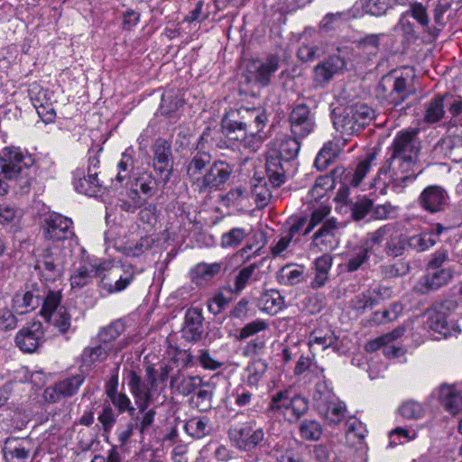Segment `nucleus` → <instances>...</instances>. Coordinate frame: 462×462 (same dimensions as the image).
I'll return each mask as SVG.
<instances>
[{
    "label": "nucleus",
    "mask_w": 462,
    "mask_h": 462,
    "mask_svg": "<svg viewBox=\"0 0 462 462\" xmlns=\"http://www.w3.org/2000/svg\"><path fill=\"white\" fill-rule=\"evenodd\" d=\"M389 151L390 157L378 170L374 187L380 189L382 194H385L388 188L396 193H402L421 172H414L420 151L417 132L412 130L398 133Z\"/></svg>",
    "instance_id": "1"
},
{
    "label": "nucleus",
    "mask_w": 462,
    "mask_h": 462,
    "mask_svg": "<svg viewBox=\"0 0 462 462\" xmlns=\"http://www.w3.org/2000/svg\"><path fill=\"white\" fill-rule=\"evenodd\" d=\"M129 391L134 398L135 404L139 410L141 417H136L135 426L141 434H144L154 421L155 411L149 409L153 402L156 392V371L153 367L146 368V380L143 381L141 377L134 371L129 373L128 380Z\"/></svg>",
    "instance_id": "2"
},
{
    "label": "nucleus",
    "mask_w": 462,
    "mask_h": 462,
    "mask_svg": "<svg viewBox=\"0 0 462 462\" xmlns=\"http://www.w3.org/2000/svg\"><path fill=\"white\" fill-rule=\"evenodd\" d=\"M34 159L20 147H5L0 152V174L14 180L21 192L27 193L35 179Z\"/></svg>",
    "instance_id": "3"
},
{
    "label": "nucleus",
    "mask_w": 462,
    "mask_h": 462,
    "mask_svg": "<svg viewBox=\"0 0 462 462\" xmlns=\"http://www.w3.org/2000/svg\"><path fill=\"white\" fill-rule=\"evenodd\" d=\"M298 137H286L273 143L266 154L265 171L273 187H280L285 181V173L295 160L300 149Z\"/></svg>",
    "instance_id": "4"
},
{
    "label": "nucleus",
    "mask_w": 462,
    "mask_h": 462,
    "mask_svg": "<svg viewBox=\"0 0 462 462\" xmlns=\"http://www.w3.org/2000/svg\"><path fill=\"white\" fill-rule=\"evenodd\" d=\"M374 117L373 108L364 103L337 107L332 112L334 127L341 134L352 135L358 133Z\"/></svg>",
    "instance_id": "5"
},
{
    "label": "nucleus",
    "mask_w": 462,
    "mask_h": 462,
    "mask_svg": "<svg viewBox=\"0 0 462 462\" xmlns=\"http://www.w3.org/2000/svg\"><path fill=\"white\" fill-rule=\"evenodd\" d=\"M267 411L294 423L309 411V400L300 394L292 395L289 390L279 391L272 396Z\"/></svg>",
    "instance_id": "6"
},
{
    "label": "nucleus",
    "mask_w": 462,
    "mask_h": 462,
    "mask_svg": "<svg viewBox=\"0 0 462 462\" xmlns=\"http://www.w3.org/2000/svg\"><path fill=\"white\" fill-rule=\"evenodd\" d=\"M457 307V303L453 300H446L436 305L426 313V326L444 337L460 334L459 326L449 318L448 314V312L455 310Z\"/></svg>",
    "instance_id": "7"
},
{
    "label": "nucleus",
    "mask_w": 462,
    "mask_h": 462,
    "mask_svg": "<svg viewBox=\"0 0 462 462\" xmlns=\"http://www.w3.org/2000/svg\"><path fill=\"white\" fill-rule=\"evenodd\" d=\"M383 242V252L392 258L402 256L407 247L406 236L392 224L384 225L368 235V245H373L374 250Z\"/></svg>",
    "instance_id": "8"
},
{
    "label": "nucleus",
    "mask_w": 462,
    "mask_h": 462,
    "mask_svg": "<svg viewBox=\"0 0 462 462\" xmlns=\"http://www.w3.org/2000/svg\"><path fill=\"white\" fill-rule=\"evenodd\" d=\"M60 291L49 290L41 313L47 322L53 325L60 333L64 334L70 328L71 316L67 308L60 305Z\"/></svg>",
    "instance_id": "9"
},
{
    "label": "nucleus",
    "mask_w": 462,
    "mask_h": 462,
    "mask_svg": "<svg viewBox=\"0 0 462 462\" xmlns=\"http://www.w3.org/2000/svg\"><path fill=\"white\" fill-rule=\"evenodd\" d=\"M96 275L99 277V286L107 293H116L124 291L134 279L132 271H124L118 266H109V263L97 264Z\"/></svg>",
    "instance_id": "10"
},
{
    "label": "nucleus",
    "mask_w": 462,
    "mask_h": 462,
    "mask_svg": "<svg viewBox=\"0 0 462 462\" xmlns=\"http://www.w3.org/2000/svg\"><path fill=\"white\" fill-rule=\"evenodd\" d=\"M280 68V58L271 54L263 59H253L246 64V78L261 87L271 84L272 77Z\"/></svg>",
    "instance_id": "11"
},
{
    "label": "nucleus",
    "mask_w": 462,
    "mask_h": 462,
    "mask_svg": "<svg viewBox=\"0 0 462 462\" xmlns=\"http://www.w3.org/2000/svg\"><path fill=\"white\" fill-rule=\"evenodd\" d=\"M45 290L42 284L32 282L25 284L24 289L14 296L13 309L18 314H25L44 303Z\"/></svg>",
    "instance_id": "12"
},
{
    "label": "nucleus",
    "mask_w": 462,
    "mask_h": 462,
    "mask_svg": "<svg viewBox=\"0 0 462 462\" xmlns=\"http://www.w3.org/2000/svg\"><path fill=\"white\" fill-rule=\"evenodd\" d=\"M34 270L38 273L41 281L48 284L61 277L63 262L58 254L45 248L36 256Z\"/></svg>",
    "instance_id": "13"
},
{
    "label": "nucleus",
    "mask_w": 462,
    "mask_h": 462,
    "mask_svg": "<svg viewBox=\"0 0 462 462\" xmlns=\"http://www.w3.org/2000/svg\"><path fill=\"white\" fill-rule=\"evenodd\" d=\"M152 166L162 181L166 184L173 170L171 143L163 138H158L152 145Z\"/></svg>",
    "instance_id": "14"
},
{
    "label": "nucleus",
    "mask_w": 462,
    "mask_h": 462,
    "mask_svg": "<svg viewBox=\"0 0 462 462\" xmlns=\"http://www.w3.org/2000/svg\"><path fill=\"white\" fill-rule=\"evenodd\" d=\"M289 122L291 134L301 139L313 133L316 127L314 115L305 104L296 105L291 109Z\"/></svg>",
    "instance_id": "15"
},
{
    "label": "nucleus",
    "mask_w": 462,
    "mask_h": 462,
    "mask_svg": "<svg viewBox=\"0 0 462 462\" xmlns=\"http://www.w3.org/2000/svg\"><path fill=\"white\" fill-rule=\"evenodd\" d=\"M233 171L234 165L222 160L215 161L204 173L199 192L205 193L212 189H221L228 181Z\"/></svg>",
    "instance_id": "16"
},
{
    "label": "nucleus",
    "mask_w": 462,
    "mask_h": 462,
    "mask_svg": "<svg viewBox=\"0 0 462 462\" xmlns=\"http://www.w3.org/2000/svg\"><path fill=\"white\" fill-rule=\"evenodd\" d=\"M229 437L236 448L243 451H252L263 440L264 431L246 422L229 430Z\"/></svg>",
    "instance_id": "17"
},
{
    "label": "nucleus",
    "mask_w": 462,
    "mask_h": 462,
    "mask_svg": "<svg viewBox=\"0 0 462 462\" xmlns=\"http://www.w3.org/2000/svg\"><path fill=\"white\" fill-rule=\"evenodd\" d=\"M44 237L53 242L68 240L74 236L71 219L58 213L47 216L42 225Z\"/></svg>",
    "instance_id": "18"
},
{
    "label": "nucleus",
    "mask_w": 462,
    "mask_h": 462,
    "mask_svg": "<svg viewBox=\"0 0 462 462\" xmlns=\"http://www.w3.org/2000/svg\"><path fill=\"white\" fill-rule=\"evenodd\" d=\"M84 381L85 376L83 374L65 378L47 387L44 390L43 398L48 402L55 403L63 398L71 397L78 393Z\"/></svg>",
    "instance_id": "19"
},
{
    "label": "nucleus",
    "mask_w": 462,
    "mask_h": 462,
    "mask_svg": "<svg viewBox=\"0 0 462 462\" xmlns=\"http://www.w3.org/2000/svg\"><path fill=\"white\" fill-rule=\"evenodd\" d=\"M407 85L408 80L406 78L388 74L382 78L379 83V89L391 104L398 106L402 103L410 94Z\"/></svg>",
    "instance_id": "20"
},
{
    "label": "nucleus",
    "mask_w": 462,
    "mask_h": 462,
    "mask_svg": "<svg viewBox=\"0 0 462 462\" xmlns=\"http://www.w3.org/2000/svg\"><path fill=\"white\" fill-rule=\"evenodd\" d=\"M449 196L448 191L439 185L426 187L418 198V203L430 213H439L448 206Z\"/></svg>",
    "instance_id": "21"
},
{
    "label": "nucleus",
    "mask_w": 462,
    "mask_h": 462,
    "mask_svg": "<svg viewBox=\"0 0 462 462\" xmlns=\"http://www.w3.org/2000/svg\"><path fill=\"white\" fill-rule=\"evenodd\" d=\"M43 328L40 321H33L22 328L15 336L16 346L23 352H34L43 341Z\"/></svg>",
    "instance_id": "22"
},
{
    "label": "nucleus",
    "mask_w": 462,
    "mask_h": 462,
    "mask_svg": "<svg viewBox=\"0 0 462 462\" xmlns=\"http://www.w3.org/2000/svg\"><path fill=\"white\" fill-rule=\"evenodd\" d=\"M204 135L205 134H203L199 139L196 148L197 152L191 154L189 161L186 164L187 177L191 185L198 191H199L200 181L203 179V171L207 165L210 164L211 162V155L209 152H201L199 150V145L204 140Z\"/></svg>",
    "instance_id": "23"
},
{
    "label": "nucleus",
    "mask_w": 462,
    "mask_h": 462,
    "mask_svg": "<svg viewBox=\"0 0 462 462\" xmlns=\"http://www.w3.org/2000/svg\"><path fill=\"white\" fill-rule=\"evenodd\" d=\"M452 276L453 272L449 268L428 270V273L418 281L415 289L421 294H427L446 285Z\"/></svg>",
    "instance_id": "24"
},
{
    "label": "nucleus",
    "mask_w": 462,
    "mask_h": 462,
    "mask_svg": "<svg viewBox=\"0 0 462 462\" xmlns=\"http://www.w3.org/2000/svg\"><path fill=\"white\" fill-rule=\"evenodd\" d=\"M236 121L249 133L261 132L267 122L265 111L261 107H240L236 112Z\"/></svg>",
    "instance_id": "25"
},
{
    "label": "nucleus",
    "mask_w": 462,
    "mask_h": 462,
    "mask_svg": "<svg viewBox=\"0 0 462 462\" xmlns=\"http://www.w3.org/2000/svg\"><path fill=\"white\" fill-rule=\"evenodd\" d=\"M204 317L199 308L187 310L182 326V337L190 342L200 340L204 334Z\"/></svg>",
    "instance_id": "26"
},
{
    "label": "nucleus",
    "mask_w": 462,
    "mask_h": 462,
    "mask_svg": "<svg viewBox=\"0 0 462 462\" xmlns=\"http://www.w3.org/2000/svg\"><path fill=\"white\" fill-rule=\"evenodd\" d=\"M97 175V171L88 172V175H86L84 169H76L73 171V185L75 189L81 194L97 196L103 187V183L99 180Z\"/></svg>",
    "instance_id": "27"
},
{
    "label": "nucleus",
    "mask_w": 462,
    "mask_h": 462,
    "mask_svg": "<svg viewBox=\"0 0 462 462\" xmlns=\"http://www.w3.org/2000/svg\"><path fill=\"white\" fill-rule=\"evenodd\" d=\"M345 67L346 61L343 58L338 55L329 56L326 60L315 67L314 81L319 86H325Z\"/></svg>",
    "instance_id": "28"
},
{
    "label": "nucleus",
    "mask_w": 462,
    "mask_h": 462,
    "mask_svg": "<svg viewBox=\"0 0 462 462\" xmlns=\"http://www.w3.org/2000/svg\"><path fill=\"white\" fill-rule=\"evenodd\" d=\"M223 270V263H208L205 262L195 264L189 270V279L198 287L206 286L214 277Z\"/></svg>",
    "instance_id": "29"
},
{
    "label": "nucleus",
    "mask_w": 462,
    "mask_h": 462,
    "mask_svg": "<svg viewBox=\"0 0 462 462\" xmlns=\"http://www.w3.org/2000/svg\"><path fill=\"white\" fill-rule=\"evenodd\" d=\"M97 264L79 262L75 263L71 269L70 285L73 289H81L92 282L96 277Z\"/></svg>",
    "instance_id": "30"
},
{
    "label": "nucleus",
    "mask_w": 462,
    "mask_h": 462,
    "mask_svg": "<svg viewBox=\"0 0 462 462\" xmlns=\"http://www.w3.org/2000/svg\"><path fill=\"white\" fill-rule=\"evenodd\" d=\"M203 381L199 376L185 375L178 370L171 374L170 386L180 394L187 396L195 390L203 386Z\"/></svg>",
    "instance_id": "31"
},
{
    "label": "nucleus",
    "mask_w": 462,
    "mask_h": 462,
    "mask_svg": "<svg viewBox=\"0 0 462 462\" xmlns=\"http://www.w3.org/2000/svg\"><path fill=\"white\" fill-rule=\"evenodd\" d=\"M374 252L373 245H368L367 237L362 245L355 247L348 254L345 264L346 272L353 273L362 268L368 262L370 254Z\"/></svg>",
    "instance_id": "32"
},
{
    "label": "nucleus",
    "mask_w": 462,
    "mask_h": 462,
    "mask_svg": "<svg viewBox=\"0 0 462 462\" xmlns=\"http://www.w3.org/2000/svg\"><path fill=\"white\" fill-rule=\"evenodd\" d=\"M439 402L444 409L455 415L462 411V395L452 385L442 384L439 387Z\"/></svg>",
    "instance_id": "33"
},
{
    "label": "nucleus",
    "mask_w": 462,
    "mask_h": 462,
    "mask_svg": "<svg viewBox=\"0 0 462 462\" xmlns=\"http://www.w3.org/2000/svg\"><path fill=\"white\" fill-rule=\"evenodd\" d=\"M222 128L229 142H238L239 144L245 139L246 134L249 131L243 125L236 121V115L234 112L229 113L222 120Z\"/></svg>",
    "instance_id": "34"
},
{
    "label": "nucleus",
    "mask_w": 462,
    "mask_h": 462,
    "mask_svg": "<svg viewBox=\"0 0 462 462\" xmlns=\"http://www.w3.org/2000/svg\"><path fill=\"white\" fill-rule=\"evenodd\" d=\"M404 13L407 14V16L413 18L424 32L435 35L433 32L434 29L430 27V19L427 6L422 3L418 1L410 2L409 8Z\"/></svg>",
    "instance_id": "35"
},
{
    "label": "nucleus",
    "mask_w": 462,
    "mask_h": 462,
    "mask_svg": "<svg viewBox=\"0 0 462 462\" xmlns=\"http://www.w3.org/2000/svg\"><path fill=\"white\" fill-rule=\"evenodd\" d=\"M283 297L278 291L271 290L262 293L258 300V307L262 311L274 315L282 309Z\"/></svg>",
    "instance_id": "36"
},
{
    "label": "nucleus",
    "mask_w": 462,
    "mask_h": 462,
    "mask_svg": "<svg viewBox=\"0 0 462 462\" xmlns=\"http://www.w3.org/2000/svg\"><path fill=\"white\" fill-rule=\"evenodd\" d=\"M425 112L423 121L427 124H435L439 122L444 115V97L436 96L424 105Z\"/></svg>",
    "instance_id": "37"
},
{
    "label": "nucleus",
    "mask_w": 462,
    "mask_h": 462,
    "mask_svg": "<svg viewBox=\"0 0 462 462\" xmlns=\"http://www.w3.org/2000/svg\"><path fill=\"white\" fill-rule=\"evenodd\" d=\"M185 431L194 439H200L209 435L211 427L208 417H193L186 421Z\"/></svg>",
    "instance_id": "38"
},
{
    "label": "nucleus",
    "mask_w": 462,
    "mask_h": 462,
    "mask_svg": "<svg viewBox=\"0 0 462 462\" xmlns=\"http://www.w3.org/2000/svg\"><path fill=\"white\" fill-rule=\"evenodd\" d=\"M184 100L179 89H169L162 97L161 114L170 116L182 106Z\"/></svg>",
    "instance_id": "39"
},
{
    "label": "nucleus",
    "mask_w": 462,
    "mask_h": 462,
    "mask_svg": "<svg viewBox=\"0 0 462 462\" xmlns=\"http://www.w3.org/2000/svg\"><path fill=\"white\" fill-rule=\"evenodd\" d=\"M381 294V288L363 292L352 300V308L357 311L372 309L379 303Z\"/></svg>",
    "instance_id": "40"
},
{
    "label": "nucleus",
    "mask_w": 462,
    "mask_h": 462,
    "mask_svg": "<svg viewBox=\"0 0 462 462\" xmlns=\"http://www.w3.org/2000/svg\"><path fill=\"white\" fill-rule=\"evenodd\" d=\"M257 268L255 263L249 264L242 268L234 278V287L226 286L230 294H240L253 279V275Z\"/></svg>",
    "instance_id": "41"
},
{
    "label": "nucleus",
    "mask_w": 462,
    "mask_h": 462,
    "mask_svg": "<svg viewBox=\"0 0 462 462\" xmlns=\"http://www.w3.org/2000/svg\"><path fill=\"white\" fill-rule=\"evenodd\" d=\"M337 143L328 142L321 148L315 160V166L318 170H325L339 154Z\"/></svg>",
    "instance_id": "42"
},
{
    "label": "nucleus",
    "mask_w": 462,
    "mask_h": 462,
    "mask_svg": "<svg viewBox=\"0 0 462 462\" xmlns=\"http://www.w3.org/2000/svg\"><path fill=\"white\" fill-rule=\"evenodd\" d=\"M323 404L327 406L324 417L329 424H338L345 418L346 406L345 402L338 401L337 397Z\"/></svg>",
    "instance_id": "43"
},
{
    "label": "nucleus",
    "mask_w": 462,
    "mask_h": 462,
    "mask_svg": "<svg viewBox=\"0 0 462 462\" xmlns=\"http://www.w3.org/2000/svg\"><path fill=\"white\" fill-rule=\"evenodd\" d=\"M208 389L210 386L208 383H203V386H200L190 398L191 405L200 412L208 411L212 408L213 393Z\"/></svg>",
    "instance_id": "44"
},
{
    "label": "nucleus",
    "mask_w": 462,
    "mask_h": 462,
    "mask_svg": "<svg viewBox=\"0 0 462 462\" xmlns=\"http://www.w3.org/2000/svg\"><path fill=\"white\" fill-rule=\"evenodd\" d=\"M383 33H371L356 41V47L358 51L366 53L368 56H375L379 51L380 40Z\"/></svg>",
    "instance_id": "45"
},
{
    "label": "nucleus",
    "mask_w": 462,
    "mask_h": 462,
    "mask_svg": "<svg viewBox=\"0 0 462 462\" xmlns=\"http://www.w3.org/2000/svg\"><path fill=\"white\" fill-rule=\"evenodd\" d=\"M232 300L226 286L220 288L212 298L208 300V309L214 315L221 313Z\"/></svg>",
    "instance_id": "46"
},
{
    "label": "nucleus",
    "mask_w": 462,
    "mask_h": 462,
    "mask_svg": "<svg viewBox=\"0 0 462 462\" xmlns=\"http://www.w3.org/2000/svg\"><path fill=\"white\" fill-rule=\"evenodd\" d=\"M113 350V345H104L102 343L95 347L86 348L82 354L83 363L91 365L97 361L105 360Z\"/></svg>",
    "instance_id": "47"
},
{
    "label": "nucleus",
    "mask_w": 462,
    "mask_h": 462,
    "mask_svg": "<svg viewBox=\"0 0 462 462\" xmlns=\"http://www.w3.org/2000/svg\"><path fill=\"white\" fill-rule=\"evenodd\" d=\"M406 241L407 247L418 253L429 250L437 243L432 235L428 233L413 235L408 238L406 237Z\"/></svg>",
    "instance_id": "48"
},
{
    "label": "nucleus",
    "mask_w": 462,
    "mask_h": 462,
    "mask_svg": "<svg viewBox=\"0 0 462 462\" xmlns=\"http://www.w3.org/2000/svg\"><path fill=\"white\" fill-rule=\"evenodd\" d=\"M363 10L373 16H382L393 8L394 5L390 0H361Z\"/></svg>",
    "instance_id": "49"
},
{
    "label": "nucleus",
    "mask_w": 462,
    "mask_h": 462,
    "mask_svg": "<svg viewBox=\"0 0 462 462\" xmlns=\"http://www.w3.org/2000/svg\"><path fill=\"white\" fill-rule=\"evenodd\" d=\"M300 437L306 440L316 441L322 434L320 423L315 420H304L299 427Z\"/></svg>",
    "instance_id": "50"
},
{
    "label": "nucleus",
    "mask_w": 462,
    "mask_h": 462,
    "mask_svg": "<svg viewBox=\"0 0 462 462\" xmlns=\"http://www.w3.org/2000/svg\"><path fill=\"white\" fill-rule=\"evenodd\" d=\"M124 324L120 321L112 322L106 328H103L98 333L99 342L104 345H112L117 337L124 331Z\"/></svg>",
    "instance_id": "51"
},
{
    "label": "nucleus",
    "mask_w": 462,
    "mask_h": 462,
    "mask_svg": "<svg viewBox=\"0 0 462 462\" xmlns=\"http://www.w3.org/2000/svg\"><path fill=\"white\" fill-rule=\"evenodd\" d=\"M246 236V231L241 227H233L228 232L224 233L221 236L220 244L222 247H236L238 246L245 237Z\"/></svg>",
    "instance_id": "52"
},
{
    "label": "nucleus",
    "mask_w": 462,
    "mask_h": 462,
    "mask_svg": "<svg viewBox=\"0 0 462 462\" xmlns=\"http://www.w3.org/2000/svg\"><path fill=\"white\" fill-rule=\"evenodd\" d=\"M335 397L336 396L332 392L330 383L326 378L316 383L313 398L319 407Z\"/></svg>",
    "instance_id": "53"
},
{
    "label": "nucleus",
    "mask_w": 462,
    "mask_h": 462,
    "mask_svg": "<svg viewBox=\"0 0 462 462\" xmlns=\"http://www.w3.org/2000/svg\"><path fill=\"white\" fill-rule=\"evenodd\" d=\"M336 343V337L332 334H326L324 336L319 335V332L315 331L310 335L309 346L312 351H316L319 348L325 350L331 347Z\"/></svg>",
    "instance_id": "54"
},
{
    "label": "nucleus",
    "mask_w": 462,
    "mask_h": 462,
    "mask_svg": "<svg viewBox=\"0 0 462 462\" xmlns=\"http://www.w3.org/2000/svg\"><path fill=\"white\" fill-rule=\"evenodd\" d=\"M375 160L374 153H369L366 158L361 161L356 168L355 173L350 183L357 187L363 179L366 176V174L370 171L372 168V163Z\"/></svg>",
    "instance_id": "55"
},
{
    "label": "nucleus",
    "mask_w": 462,
    "mask_h": 462,
    "mask_svg": "<svg viewBox=\"0 0 462 462\" xmlns=\"http://www.w3.org/2000/svg\"><path fill=\"white\" fill-rule=\"evenodd\" d=\"M134 168L133 157L127 153H122L121 159L117 163V173L116 175V180L118 183H123L125 180L130 177V172Z\"/></svg>",
    "instance_id": "56"
},
{
    "label": "nucleus",
    "mask_w": 462,
    "mask_h": 462,
    "mask_svg": "<svg viewBox=\"0 0 462 462\" xmlns=\"http://www.w3.org/2000/svg\"><path fill=\"white\" fill-rule=\"evenodd\" d=\"M399 412L405 419L418 420L423 416L424 409L418 402L407 401L400 406Z\"/></svg>",
    "instance_id": "57"
},
{
    "label": "nucleus",
    "mask_w": 462,
    "mask_h": 462,
    "mask_svg": "<svg viewBox=\"0 0 462 462\" xmlns=\"http://www.w3.org/2000/svg\"><path fill=\"white\" fill-rule=\"evenodd\" d=\"M265 371L266 364L264 362L257 361L251 364L247 367L246 383L252 387H256Z\"/></svg>",
    "instance_id": "58"
},
{
    "label": "nucleus",
    "mask_w": 462,
    "mask_h": 462,
    "mask_svg": "<svg viewBox=\"0 0 462 462\" xmlns=\"http://www.w3.org/2000/svg\"><path fill=\"white\" fill-rule=\"evenodd\" d=\"M303 279V270L302 267L296 269H290L289 267H284L282 269L281 273V282L284 285L293 286L301 282Z\"/></svg>",
    "instance_id": "59"
},
{
    "label": "nucleus",
    "mask_w": 462,
    "mask_h": 462,
    "mask_svg": "<svg viewBox=\"0 0 462 462\" xmlns=\"http://www.w3.org/2000/svg\"><path fill=\"white\" fill-rule=\"evenodd\" d=\"M373 201L367 198H362L355 202L352 206L351 211L355 220H362L365 216L371 212Z\"/></svg>",
    "instance_id": "60"
},
{
    "label": "nucleus",
    "mask_w": 462,
    "mask_h": 462,
    "mask_svg": "<svg viewBox=\"0 0 462 462\" xmlns=\"http://www.w3.org/2000/svg\"><path fill=\"white\" fill-rule=\"evenodd\" d=\"M268 328V324L262 320L256 319L246 324L241 330L237 338L239 340H245L249 337L255 335L256 333L265 330Z\"/></svg>",
    "instance_id": "61"
},
{
    "label": "nucleus",
    "mask_w": 462,
    "mask_h": 462,
    "mask_svg": "<svg viewBox=\"0 0 462 462\" xmlns=\"http://www.w3.org/2000/svg\"><path fill=\"white\" fill-rule=\"evenodd\" d=\"M141 192L148 197L153 196L157 191V180L151 175H142L136 180Z\"/></svg>",
    "instance_id": "62"
},
{
    "label": "nucleus",
    "mask_w": 462,
    "mask_h": 462,
    "mask_svg": "<svg viewBox=\"0 0 462 462\" xmlns=\"http://www.w3.org/2000/svg\"><path fill=\"white\" fill-rule=\"evenodd\" d=\"M28 95L35 109L42 106L44 103L50 100L47 97V91L38 84H32L30 86Z\"/></svg>",
    "instance_id": "63"
},
{
    "label": "nucleus",
    "mask_w": 462,
    "mask_h": 462,
    "mask_svg": "<svg viewBox=\"0 0 462 462\" xmlns=\"http://www.w3.org/2000/svg\"><path fill=\"white\" fill-rule=\"evenodd\" d=\"M253 194L255 196V202L260 206L263 207L267 205L272 195L269 189L266 187V183L263 182L262 180H257V183L253 185Z\"/></svg>",
    "instance_id": "64"
}]
</instances>
